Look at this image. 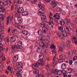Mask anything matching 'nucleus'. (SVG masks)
<instances>
[{"label": "nucleus", "instance_id": "obj_37", "mask_svg": "<svg viewBox=\"0 0 77 77\" xmlns=\"http://www.w3.org/2000/svg\"><path fill=\"white\" fill-rule=\"evenodd\" d=\"M24 0H19L17 1V3L19 4H22L23 3Z\"/></svg>", "mask_w": 77, "mask_h": 77}, {"label": "nucleus", "instance_id": "obj_42", "mask_svg": "<svg viewBox=\"0 0 77 77\" xmlns=\"http://www.w3.org/2000/svg\"><path fill=\"white\" fill-rule=\"evenodd\" d=\"M9 17H8L7 19V25L9 24Z\"/></svg>", "mask_w": 77, "mask_h": 77}, {"label": "nucleus", "instance_id": "obj_23", "mask_svg": "<svg viewBox=\"0 0 77 77\" xmlns=\"http://www.w3.org/2000/svg\"><path fill=\"white\" fill-rule=\"evenodd\" d=\"M3 4L4 6H7L8 5V0H4Z\"/></svg>", "mask_w": 77, "mask_h": 77}, {"label": "nucleus", "instance_id": "obj_11", "mask_svg": "<svg viewBox=\"0 0 77 77\" xmlns=\"http://www.w3.org/2000/svg\"><path fill=\"white\" fill-rule=\"evenodd\" d=\"M50 4L52 5V6L53 8H55L56 6L57 3L55 2L54 0H52L51 2H50Z\"/></svg>", "mask_w": 77, "mask_h": 77}, {"label": "nucleus", "instance_id": "obj_39", "mask_svg": "<svg viewBox=\"0 0 77 77\" xmlns=\"http://www.w3.org/2000/svg\"><path fill=\"white\" fill-rule=\"evenodd\" d=\"M3 15L2 14H0V20H3Z\"/></svg>", "mask_w": 77, "mask_h": 77}, {"label": "nucleus", "instance_id": "obj_36", "mask_svg": "<svg viewBox=\"0 0 77 77\" xmlns=\"http://www.w3.org/2000/svg\"><path fill=\"white\" fill-rule=\"evenodd\" d=\"M17 60H18V58H17V57L15 56L13 58V60L14 62L15 63Z\"/></svg>", "mask_w": 77, "mask_h": 77}, {"label": "nucleus", "instance_id": "obj_7", "mask_svg": "<svg viewBox=\"0 0 77 77\" xmlns=\"http://www.w3.org/2000/svg\"><path fill=\"white\" fill-rule=\"evenodd\" d=\"M39 66V63H35L32 66V67L33 69H37Z\"/></svg>", "mask_w": 77, "mask_h": 77}, {"label": "nucleus", "instance_id": "obj_31", "mask_svg": "<svg viewBox=\"0 0 77 77\" xmlns=\"http://www.w3.org/2000/svg\"><path fill=\"white\" fill-rule=\"evenodd\" d=\"M49 23L50 25H51L52 29H53V26H54V25H53V21H50L49 22Z\"/></svg>", "mask_w": 77, "mask_h": 77}, {"label": "nucleus", "instance_id": "obj_2", "mask_svg": "<svg viewBox=\"0 0 77 77\" xmlns=\"http://www.w3.org/2000/svg\"><path fill=\"white\" fill-rule=\"evenodd\" d=\"M17 66V67L18 69H19L16 73V75L18 77H21V73H22V67H23V64L21 62L17 63L16 64Z\"/></svg>", "mask_w": 77, "mask_h": 77}, {"label": "nucleus", "instance_id": "obj_13", "mask_svg": "<svg viewBox=\"0 0 77 77\" xmlns=\"http://www.w3.org/2000/svg\"><path fill=\"white\" fill-rule=\"evenodd\" d=\"M69 27L66 26L64 27V31L66 32L67 33H69Z\"/></svg>", "mask_w": 77, "mask_h": 77}, {"label": "nucleus", "instance_id": "obj_17", "mask_svg": "<svg viewBox=\"0 0 77 77\" xmlns=\"http://www.w3.org/2000/svg\"><path fill=\"white\" fill-rule=\"evenodd\" d=\"M67 65L65 63H63L61 65V68L62 69H65L66 68Z\"/></svg>", "mask_w": 77, "mask_h": 77}, {"label": "nucleus", "instance_id": "obj_40", "mask_svg": "<svg viewBox=\"0 0 77 77\" xmlns=\"http://www.w3.org/2000/svg\"><path fill=\"white\" fill-rule=\"evenodd\" d=\"M71 17H74V12H71L69 14Z\"/></svg>", "mask_w": 77, "mask_h": 77}, {"label": "nucleus", "instance_id": "obj_47", "mask_svg": "<svg viewBox=\"0 0 77 77\" xmlns=\"http://www.w3.org/2000/svg\"><path fill=\"white\" fill-rule=\"evenodd\" d=\"M73 61L72 60H70L69 61V65H72V64Z\"/></svg>", "mask_w": 77, "mask_h": 77}, {"label": "nucleus", "instance_id": "obj_27", "mask_svg": "<svg viewBox=\"0 0 77 77\" xmlns=\"http://www.w3.org/2000/svg\"><path fill=\"white\" fill-rule=\"evenodd\" d=\"M62 35H63V37H66L67 36V34L66 32H65L64 31H62Z\"/></svg>", "mask_w": 77, "mask_h": 77}, {"label": "nucleus", "instance_id": "obj_50", "mask_svg": "<svg viewBox=\"0 0 77 77\" xmlns=\"http://www.w3.org/2000/svg\"><path fill=\"white\" fill-rule=\"evenodd\" d=\"M73 53H74L75 55H76V54H77V52L76 50Z\"/></svg>", "mask_w": 77, "mask_h": 77}, {"label": "nucleus", "instance_id": "obj_51", "mask_svg": "<svg viewBox=\"0 0 77 77\" xmlns=\"http://www.w3.org/2000/svg\"><path fill=\"white\" fill-rule=\"evenodd\" d=\"M39 39L40 41V42H43V38L41 37V38H39Z\"/></svg>", "mask_w": 77, "mask_h": 77}, {"label": "nucleus", "instance_id": "obj_60", "mask_svg": "<svg viewBox=\"0 0 77 77\" xmlns=\"http://www.w3.org/2000/svg\"><path fill=\"white\" fill-rule=\"evenodd\" d=\"M50 16H51V17H52L53 16V14H52V13H50Z\"/></svg>", "mask_w": 77, "mask_h": 77}, {"label": "nucleus", "instance_id": "obj_32", "mask_svg": "<svg viewBox=\"0 0 77 77\" xmlns=\"http://www.w3.org/2000/svg\"><path fill=\"white\" fill-rule=\"evenodd\" d=\"M35 73L37 74L36 75V77H39V70H35Z\"/></svg>", "mask_w": 77, "mask_h": 77}, {"label": "nucleus", "instance_id": "obj_35", "mask_svg": "<svg viewBox=\"0 0 77 77\" xmlns=\"http://www.w3.org/2000/svg\"><path fill=\"white\" fill-rule=\"evenodd\" d=\"M17 20L19 23H22V21L21 18L19 17L17 18Z\"/></svg>", "mask_w": 77, "mask_h": 77}, {"label": "nucleus", "instance_id": "obj_8", "mask_svg": "<svg viewBox=\"0 0 77 77\" xmlns=\"http://www.w3.org/2000/svg\"><path fill=\"white\" fill-rule=\"evenodd\" d=\"M54 17H55L56 19H57V21L59 20H60V14L57 13L56 14H54Z\"/></svg>", "mask_w": 77, "mask_h": 77}, {"label": "nucleus", "instance_id": "obj_18", "mask_svg": "<svg viewBox=\"0 0 77 77\" xmlns=\"http://www.w3.org/2000/svg\"><path fill=\"white\" fill-rule=\"evenodd\" d=\"M10 39L12 42H14L16 41V38L14 36H11L10 38Z\"/></svg>", "mask_w": 77, "mask_h": 77}, {"label": "nucleus", "instance_id": "obj_6", "mask_svg": "<svg viewBox=\"0 0 77 77\" xmlns=\"http://www.w3.org/2000/svg\"><path fill=\"white\" fill-rule=\"evenodd\" d=\"M65 47V43L63 42H62L61 43V46L59 47V51L63 52V47Z\"/></svg>", "mask_w": 77, "mask_h": 77}, {"label": "nucleus", "instance_id": "obj_3", "mask_svg": "<svg viewBox=\"0 0 77 77\" xmlns=\"http://www.w3.org/2000/svg\"><path fill=\"white\" fill-rule=\"evenodd\" d=\"M54 72L55 74H57V75H60L62 74V73L64 74L65 72V71L63 70H58L57 69H55V70H54Z\"/></svg>", "mask_w": 77, "mask_h": 77}, {"label": "nucleus", "instance_id": "obj_28", "mask_svg": "<svg viewBox=\"0 0 77 77\" xmlns=\"http://www.w3.org/2000/svg\"><path fill=\"white\" fill-rule=\"evenodd\" d=\"M17 27L18 29H20V30H21V28L23 29H24V28H25V26H22L21 25H18L17 26Z\"/></svg>", "mask_w": 77, "mask_h": 77}, {"label": "nucleus", "instance_id": "obj_44", "mask_svg": "<svg viewBox=\"0 0 77 77\" xmlns=\"http://www.w3.org/2000/svg\"><path fill=\"white\" fill-rule=\"evenodd\" d=\"M50 65L48 64L47 65H46V69H47V70H48V69H49V68H50Z\"/></svg>", "mask_w": 77, "mask_h": 77}, {"label": "nucleus", "instance_id": "obj_52", "mask_svg": "<svg viewBox=\"0 0 77 77\" xmlns=\"http://www.w3.org/2000/svg\"><path fill=\"white\" fill-rule=\"evenodd\" d=\"M20 37L21 38H25V37L23 35H21Z\"/></svg>", "mask_w": 77, "mask_h": 77}, {"label": "nucleus", "instance_id": "obj_16", "mask_svg": "<svg viewBox=\"0 0 77 77\" xmlns=\"http://www.w3.org/2000/svg\"><path fill=\"white\" fill-rule=\"evenodd\" d=\"M17 12L18 13H23L24 12V9L22 7L18 8Z\"/></svg>", "mask_w": 77, "mask_h": 77}, {"label": "nucleus", "instance_id": "obj_55", "mask_svg": "<svg viewBox=\"0 0 77 77\" xmlns=\"http://www.w3.org/2000/svg\"><path fill=\"white\" fill-rule=\"evenodd\" d=\"M0 65H3V64L2 62H1V60H0Z\"/></svg>", "mask_w": 77, "mask_h": 77}, {"label": "nucleus", "instance_id": "obj_1", "mask_svg": "<svg viewBox=\"0 0 77 77\" xmlns=\"http://www.w3.org/2000/svg\"><path fill=\"white\" fill-rule=\"evenodd\" d=\"M39 13L41 14H39V15L41 16V20L43 22L40 24L39 25L40 26L42 27L43 26H46L47 23H48L47 22H45V19L46 18V16L45 14H42V10L44 9V8L42 6L41 2H40L39 4Z\"/></svg>", "mask_w": 77, "mask_h": 77}, {"label": "nucleus", "instance_id": "obj_20", "mask_svg": "<svg viewBox=\"0 0 77 77\" xmlns=\"http://www.w3.org/2000/svg\"><path fill=\"white\" fill-rule=\"evenodd\" d=\"M19 33V32L18 30L15 29L14 30H13L12 32V33L13 34L15 35V34H18Z\"/></svg>", "mask_w": 77, "mask_h": 77}, {"label": "nucleus", "instance_id": "obj_56", "mask_svg": "<svg viewBox=\"0 0 77 77\" xmlns=\"http://www.w3.org/2000/svg\"><path fill=\"white\" fill-rule=\"evenodd\" d=\"M12 0H9V2L10 3H12Z\"/></svg>", "mask_w": 77, "mask_h": 77}, {"label": "nucleus", "instance_id": "obj_62", "mask_svg": "<svg viewBox=\"0 0 77 77\" xmlns=\"http://www.w3.org/2000/svg\"><path fill=\"white\" fill-rule=\"evenodd\" d=\"M33 3H36V0H33Z\"/></svg>", "mask_w": 77, "mask_h": 77}, {"label": "nucleus", "instance_id": "obj_33", "mask_svg": "<svg viewBox=\"0 0 77 77\" xmlns=\"http://www.w3.org/2000/svg\"><path fill=\"white\" fill-rule=\"evenodd\" d=\"M0 9L2 11V12H5V9L2 6V5H0Z\"/></svg>", "mask_w": 77, "mask_h": 77}, {"label": "nucleus", "instance_id": "obj_48", "mask_svg": "<svg viewBox=\"0 0 77 77\" xmlns=\"http://www.w3.org/2000/svg\"><path fill=\"white\" fill-rule=\"evenodd\" d=\"M67 54L70 56H71V55H72V54H71V52H70L69 51H68V52H67Z\"/></svg>", "mask_w": 77, "mask_h": 77}, {"label": "nucleus", "instance_id": "obj_24", "mask_svg": "<svg viewBox=\"0 0 77 77\" xmlns=\"http://www.w3.org/2000/svg\"><path fill=\"white\" fill-rule=\"evenodd\" d=\"M59 21L60 24V25H61V26H64V24H65V21H64L63 20H61Z\"/></svg>", "mask_w": 77, "mask_h": 77}, {"label": "nucleus", "instance_id": "obj_49", "mask_svg": "<svg viewBox=\"0 0 77 77\" xmlns=\"http://www.w3.org/2000/svg\"><path fill=\"white\" fill-rule=\"evenodd\" d=\"M74 65L75 66H77V61L74 62Z\"/></svg>", "mask_w": 77, "mask_h": 77}, {"label": "nucleus", "instance_id": "obj_5", "mask_svg": "<svg viewBox=\"0 0 77 77\" xmlns=\"http://www.w3.org/2000/svg\"><path fill=\"white\" fill-rule=\"evenodd\" d=\"M3 38V36L1 35V34L0 33V46L2 45V43L3 42V40L2 38ZM3 50V48L2 46H0V53H2L1 51Z\"/></svg>", "mask_w": 77, "mask_h": 77}, {"label": "nucleus", "instance_id": "obj_64", "mask_svg": "<svg viewBox=\"0 0 77 77\" xmlns=\"http://www.w3.org/2000/svg\"><path fill=\"white\" fill-rule=\"evenodd\" d=\"M63 76L64 77H67V75L66 74H65L63 75Z\"/></svg>", "mask_w": 77, "mask_h": 77}, {"label": "nucleus", "instance_id": "obj_12", "mask_svg": "<svg viewBox=\"0 0 77 77\" xmlns=\"http://www.w3.org/2000/svg\"><path fill=\"white\" fill-rule=\"evenodd\" d=\"M2 58V60L4 61L6 59L5 57V55L3 54V53L2 52H0V58Z\"/></svg>", "mask_w": 77, "mask_h": 77}, {"label": "nucleus", "instance_id": "obj_19", "mask_svg": "<svg viewBox=\"0 0 77 77\" xmlns=\"http://www.w3.org/2000/svg\"><path fill=\"white\" fill-rule=\"evenodd\" d=\"M59 60H60V61H59V63H60L63 62V57L62 55H60L59 56Z\"/></svg>", "mask_w": 77, "mask_h": 77}, {"label": "nucleus", "instance_id": "obj_43", "mask_svg": "<svg viewBox=\"0 0 77 77\" xmlns=\"http://www.w3.org/2000/svg\"><path fill=\"white\" fill-rule=\"evenodd\" d=\"M39 35H40V36H41L42 35V34H43V32H42V31H40L39 30Z\"/></svg>", "mask_w": 77, "mask_h": 77}, {"label": "nucleus", "instance_id": "obj_21", "mask_svg": "<svg viewBox=\"0 0 77 77\" xmlns=\"http://www.w3.org/2000/svg\"><path fill=\"white\" fill-rule=\"evenodd\" d=\"M67 73H71L72 72V69L71 68H68L66 70Z\"/></svg>", "mask_w": 77, "mask_h": 77}, {"label": "nucleus", "instance_id": "obj_25", "mask_svg": "<svg viewBox=\"0 0 77 77\" xmlns=\"http://www.w3.org/2000/svg\"><path fill=\"white\" fill-rule=\"evenodd\" d=\"M8 69L9 70V71H10V72H11V75H13V74H14V71H12V69H11V67L8 66Z\"/></svg>", "mask_w": 77, "mask_h": 77}, {"label": "nucleus", "instance_id": "obj_58", "mask_svg": "<svg viewBox=\"0 0 77 77\" xmlns=\"http://www.w3.org/2000/svg\"><path fill=\"white\" fill-rule=\"evenodd\" d=\"M37 51L38 53H39V47L37 48Z\"/></svg>", "mask_w": 77, "mask_h": 77}, {"label": "nucleus", "instance_id": "obj_63", "mask_svg": "<svg viewBox=\"0 0 77 77\" xmlns=\"http://www.w3.org/2000/svg\"><path fill=\"white\" fill-rule=\"evenodd\" d=\"M5 73H6L7 74H8V70H6L5 71Z\"/></svg>", "mask_w": 77, "mask_h": 77}, {"label": "nucleus", "instance_id": "obj_10", "mask_svg": "<svg viewBox=\"0 0 77 77\" xmlns=\"http://www.w3.org/2000/svg\"><path fill=\"white\" fill-rule=\"evenodd\" d=\"M22 45H23V43L21 42H19L17 43V46L19 48V50H21V49L23 48V47L21 46Z\"/></svg>", "mask_w": 77, "mask_h": 77}, {"label": "nucleus", "instance_id": "obj_34", "mask_svg": "<svg viewBox=\"0 0 77 77\" xmlns=\"http://www.w3.org/2000/svg\"><path fill=\"white\" fill-rule=\"evenodd\" d=\"M63 26H59L58 27V30L61 32H62L63 31Z\"/></svg>", "mask_w": 77, "mask_h": 77}, {"label": "nucleus", "instance_id": "obj_14", "mask_svg": "<svg viewBox=\"0 0 77 77\" xmlns=\"http://www.w3.org/2000/svg\"><path fill=\"white\" fill-rule=\"evenodd\" d=\"M12 50H20L19 49V48L18 47V46L15 45L12 46Z\"/></svg>", "mask_w": 77, "mask_h": 77}, {"label": "nucleus", "instance_id": "obj_41", "mask_svg": "<svg viewBox=\"0 0 77 77\" xmlns=\"http://www.w3.org/2000/svg\"><path fill=\"white\" fill-rule=\"evenodd\" d=\"M52 1V0H45V1L47 3L49 2L50 4V3Z\"/></svg>", "mask_w": 77, "mask_h": 77}, {"label": "nucleus", "instance_id": "obj_54", "mask_svg": "<svg viewBox=\"0 0 77 77\" xmlns=\"http://www.w3.org/2000/svg\"><path fill=\"white\" fill-rule=\"evenodd\" d=\"M74 42V43H75V44L76 45H77V40L75 41Z\"/></svg>", "mask_w": 77, "mask_h": 77}, {"label": "nucleus", "instance_id": "obj_9", "mask_svg": "<svg viewBox=\"0 0 77 77\" xmlns=\"http://www.w3.org/2000/svg\"><path fill=\"white\" fill-rule=\"evenodd\" d=\"M42 27V30H43V32L44 33H45L47 32L48 31V28L47 27V25H46V26H43Z\"/></svg>", "mask_w": 77, "mask_h": 77}, {"label": "nucleus", "instance_id": "obj_59", "mask_svg": "<svg viewBox=\"0 0 77 77\" xmlns=\"http://www.w3.org/2000/svg\"><path fill=\"white\" fill-rule=\"evenodd\" d=\"M58 12H60V11H61L60 8H59L58 9Z\"/></svg>", "mask_w": 77, "mask_h": 77}, {"label": "nucleus", "instance_id": "obj_29", "mask_svg": "<svg viewBox=\"0 0 77 77\" xmlns=\"http://www.w3.org/2000/svg\"><path fill=\"white\" fill-rule=\"evenodd\" d=\"M39 45L40 46L42 47H44L45 46V44H44L43 42H39Z\"/></svg>", "mask_w": 77, "mask_h": 77}, {"label": "nucleus", "instance_id": "obj_57", "mask_svg": "<svg viewBox=\"0 0 77 77\" xmlns=\"http://www.w3.org/2000/svg\"><path fill=\"white\" fill-rule=\"evenodd\" d=\"M43 76H44V75H39V77H43Z\"/></svg>", "mask_w": 77, "mask_h": 77}, {"label": "nucleus", "instance_id": "obj_30", "mask_svg": "<svg viewBox=\"0 0 77 77\" xmlns=\"http://www.w3.org/2000/svg\"><path fill=\"white\" fill-rule=\"evenodd\" d=\"M22 13V15L23 16H26V15H29V12H23Z\"/></svg>", "mask_w": 77, "mask_h": 77}, {"label": "nucleus", "instance_id": "obj_22", "mask_svg": "<svg viewBox=\"0 0 77 77\" xmlns=\"http://www.w3.org/2000/svg\"><path fill=\"white\" fill-rule=\"evenodd\" d=\"M71 43V42L69 40H68L66 42V46L68 48L70 47H71V45H70V43Z\"/></svg>", "mask_w": 77, "mask_h": 77}, {"label": "nucleus", "instance_id": "obj_38", "mask_svg": "<svg viewBox=\"0 0 77 77\" xmlns=\"http://www.w3.org/2000/svg\"><path fill=\"white\" fill-rule=\"evenodd\" d=\"M50 47V48H54V49H55L56 48V46L54 45V44H52L51 45Z\"/></svg>", "mask_w": 77, "mask_h": 77}, {"label": "nucleus", "instance_id": "obj_4", "mask_svg": "<svg viewBox=\"0 0 77 77\" xmlns=\"http://www.w3.org/2000/svg\"><path fill=\"white\" fill-rule=\"evenodd\" d=\"M42 54H40L39 55V61L40 62L39 63V65H43V64H45V63L43 61V59H42Z\"/></svg>", "mask_w": 77, "mask_h": 77}, {"label": "nucleus", "instance_id": "obj_46", "mask_svg": "<svg viewBox=\"0 0 77 77\" xmlns=\"http://www.w3.org/2000/svg\"><path fill=\"white\" fill-rule=\"evenodd\" d=\"M76 59H77V56H75L73 58V61H74Z\"/></svg>", "mask_w": 77, "mask_h": 77}, {"label": "nucleus", "instance_id": "obj_26", "mask_svg": "<svg viewBox=\"0 0 77 77\" xmlns=\"http://www.w3.org/2000/svg\"><path fill=\"white\" fill-rule=\"evenodd\" d=\"M22 33L25 35H27L29 34L28 31L26 30H23L22 32Z\"/></svg>", "mask_w": 77, "mask_h": 77}, {"label": "nucleus", "instance_id": "obj_45", "mask_svg": "<svg viewBox=\"0 0 77 77\" xmlns=\"http://www.w3.org/2000/svg\"><path fill=\"white\" fill-rule=\"evenodd\" d=\"M14 9V5H12L11 6V11H13Z\"/></svg>", "mask_w": 77, "mask_h": 77}, {"label": "nucleus", "instance_id": "obj_53", "mask_svg": "<svg viewBox=\"0 0 77 77\" xmlns=\"http://www.w3.org/2000/svg\"><path fill=\"white\" fill-rule=\"evenodd\" d=\"M47 75V76H49L50 75V74L49 73V72L48 71H47L46 72Z\"/></svg>", "mask_w": 77, "mask_h": 77}, {"label": "nucleus", "instance_id": "obj_15", "mask_svg": "<svg viewBox=\"0 0 77 77\" xmlns=\"http://www.w3.org/2000/svg\"><path fill=\"white\" fill-rule=\"evenodd\" d=\"M65 24H67V25H69L70 24H71V22L69 19H65Z\"/></svg>", "mask_w": 77, "mask_h": 77}, {"label": "nucleus", "instance_id": "obj_61", "mask_svg": "<svg viewBox=\"0 0 77 77\" xmlns=\"http://www.w3.org/2000/svg\"><path fill=\"white\" fill-rule=\"evenodd\" d=\"M7 42H9V40L8 38L7 39Z\"/></svg>", "mask_w": 77, "mask_h": 77}]
</instances>
